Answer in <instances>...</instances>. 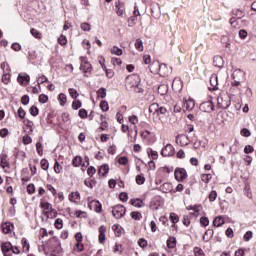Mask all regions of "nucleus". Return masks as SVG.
Wrapping results in <instances>:
<instances>
[{
	"mask_svg": "<svg viewBox=\"0 0 256 256\" xmlns=\"http://www.w3.org/2000/svg\"><path fill=\"white\" fill-rule=\"evenodd\" d=\"M150 71H151V73H159L160 77H168V75H171L173 68L168 67L167 64H165V63L160 64L157 61V62L151 63Z\"/></svg>",
	"mask_w": 256,
	"mask_h": 256,
	"instance_id": "nucleus-1",
	"label": "nucleus"
},
{
	"mask_svg": "<svg viewBox=\"0 0 256 256\" xmlns=\"http://www.w3.org/2000/svg\"><path fill=\"white\" fill-rule=\"evenodd\" d=\"M139 83H141V78L137 74H132L126 78V89L139 88Z\"/></svg>",
	"mask_w": 256,
	"mask_h": 256,
	"instance_id": "nucleus-2",
	"label": "nucleus"
},
{
	"mask_svg": "<svg viewBox=\"0 0 256 256\" xmlns=\"http://www.w3.org/2000/svg\"><path fill=\"white\" fill-rule=\"evenodd\" d=\"M125 213H127V208L124 205L118 204L112 207V215L115 219H121L125 217Z\"/></svg>",
	"mask_w": 256,
	"mask_h": 256,
	"instance_id": "nucleus-3",
	"label": "nucleus"
},
{
	"mask_svg": "<svg viewBox=\"0 0 256 256\" xmlns=\"http://www.w3.org/2000/svg\"><path fill=\"white\" fill-rule=\"evenodd\" d=\"M217 101L220 109H229L231 106V97L229 95L220 96Z\"/></svg>",
	"mask_w": 256,
	"mask_h": 256,
	"instance_id": "nucleus-4",
	"label": "nucleus"
},
{
	"mask_svg": "<svg viewBox=\"0 0 256 256\" xmlns=\"http://www.w3.org/2000/svg\"><path fill=\"white\" fill-rule=\"evenodd\" d=\"M174 177L179 183L185 181V179L188 177L187 170H185V168L177 167L174 171Z\"/></svg>",
	"mask_w": 256,
	"mask_h": 256,
	"instance_id": "nucleus-5",
	"label": "nucleus"
},
{
	"mask_svg": "<svg viewBox=\"0 0 256 256\" xmlns=\"http://www.w3.org/2000/svg\"><path fill=\"white\" fill-rule=\"evenodd\" d=\"M199 109L203 113H211V111H215V104L211 100L205 101L200 104Z\"/></svg>",
	"mask_w": 256,
	"mask_h": 256,
	"instance_id": "nucleus-6",
	"label": "nucleus"
},
{
	"mask_svg": "<svg viewBox=\"0 0 256 256\" xmlns=\"http://www.w3.org/2000/svg\"><path fill=\"white\" fill-rule=\"evenodd\" d=\"M91 198H88V207L89 209H94L96 213H101L103 211V204L99 200H90Z\"/></svg>",
	"mask_w": 256,
	"mask_h": 256,
	"instance_id": "nucleus-7",
	"label": "nucleus"
},
{
	"mask_svg": "<svg viewBox=\"0 0 256 256\" xmlns=\"http://www.w3.org/2000/svg\"><path fill=\"white\" fill-rule=\"evenodd\" d=\"M162 157H173L175 155V148L171 144H167L161 150Z\"/></svg>",
	"mask_w": 256,
	"mask_h": 256,
	"instance_id": "nucleus-8",
	"label": "nucleus"
},
{
	"mask_svg": "<svg viewBox=\"0 0 256 256\" xmlns=\"http://www.w3.org/2000/svg\"><path fill=\"white\" fill-rule=\"evenodd\" d=\"M17 82L19 83V85H29V83L31 82V76H29V74L27 73H20L18 74L17 77Z\"/></svg>",
	"mask_w": 256,
	"mask_h": 256,
	"instance_id": "nucleus-9",
	"label": "nucleus"
},
{
	"mask_svg": "<svg viewBox=\"0 0 256 256\" xmlns=\"http://www.w3.org/2000/svg\"><path fill=\"white\" fill-rule=\"evenodd\" d=\"M210 85L209 91H217L219 89V78L217 77V74H212L210 76Z\"/></svg>",
	"mask_w": 256,
	"mask_h": 256,
	"instance_id": "nucleus-10",
	"label": "nucleus"
},
{
	"mask_svg": "<svg viewBox=\"0 0 256 256\" xmlns=\"http://www.w3.org/2000/svg\"><path fill=\"white\" fill-rule=\"evenodd\" d=\"M0 248L4 256H9L8 253L13 249V244L11 242H2Z\"/></svg>",
	"mask_w": 256,
	"mask_h": 256,
	"instance_id": "nucleus-11",
	"label": "nucleus"
},
{
	"mask_svg": "<svg viewBox=\"0 0 256 256\" xmlns=\"http://www.w3.org/2000/svg\"><path fill=\"white\" fill-rule=\"evenodd\" d=\"M162 201H163V198H161V196H155L150 202V207H152V209H155V211H157V209L161 207Z\"/></svg>",
	"mask_w": 256,
	"mask_h": 256,
	"instance_id": "nucleus-12",
	"label": "nucleus"
},
{
	"mask_svg": "<svg viewBox=\"0 0 256 256\" xmlns=\"http://www.w3.org/2000/svg\"><path fill=\"white\" fill-rule=\"evenodd\" d=\"M15 226L13 225V223L11 222H5V223H2L1 224V229H2V232L5 234V235H9V233H11V231H13V228Z\"/></svg>",
	"mask_w": 256,
	"mask_h": 256,
	"instance_id": "nucleus-13",
	"label": "nucleus"
},
{
	"mask_svg": "<svg viewBox=\"0 0 256 256\" xmlns=\"http://www.w3.org/2000/svg\"><path fill=\"white\" fill-rule=\"evenodd\" d=\"M186 141H189V137L179 134L176 136V143L179 144L181 147H185V145H189Z\"/></svg>",
	"mask_w": 256,
	"mask_h": 256,
	"instance_id": "nucleus-14",
	"label": "nucleus"
},
{
	"mask_svg": "<svg viewBox=\"0 0 256 256\" xmlns=\"http://www.w3.org/2000/svg\"><path fill=\"white\" fill-rule=\"evenodd\" d=\"M68 199L71 201V203H78L81 201V194L79 191L71 192L68 196Z\"/></svg>",
	"mask_w": 256,
	"mask_h": 256,
	"instance_id": "nucleus-15",
	"label": "nucleus"
},
{
	"mask_svg": "<svg viewBox=\"0 0 256 256\" xmlns=\"http://www.w3.org/2000/svg\"><path fill=\"white\" fill-rule=\"evenodd\" d=\"M98 175L107 177L109 175V164H103L98 168Z\"/></svg>",
	"mask_w": 256,
	"mask_h": 256,
	"instance_id": "nucleus-16",
	"label": "nucleus"
},
{
	"mask_svg": "<svg viewBox=\"0 0 256 256\" xmlns=\"http://www.w3.org/2000/svg\"><path fill=\"white\" fill-rule=\"evenodd\" d=\"M92 69H93V66L89 61H85L80 65V71H83V73H91Z\"/></svg>",
	"mask_w": 256,
	"mask_h": 256,
	"instance_id": "nucleus-17",
	"label": "nucleus"
},
{
	"mask_svg": "<svg viewBox=\"0 0 256 256\" xmlns=\"http://www.w3.org/2000/svg\"><path fill=\"white\" fill-rule=\"evenodd\" d=\"M166 245L168 249H175L177 247V238H175V236H170L167 239Z\"/></svg>",
	"mask_w": 256,
	"mask_h": 256,
	"instance_id": "nucleus-18",
	"label": "nucleus"
},
{
	"mask_svg": "<svg viewBox=\"0 0 256 256\" xmlns=\"http://www.w3.org/2000/svg\"><path fill=\"white\" fill-rule=\"evenodd\" d=\"M213 65L214 67H218L221 69L223 65H225V61L223 60V57L221 56H214L213 58Z\"/></svg>",
	"mask_w": 256,
	"mask_h": 256,
	"instance_id": "nucleus-19",
	"label": "nucleus"
},
{
	"mask_svg": "<svg viewBox=\"0 0 256 256\" xmlns=\"http://www.w3.org/2000/svg\"><path fill=\"white\" fill-rule=\"evenodd\" d=\"M225 225V219L223 216H217L213 220V227H223Z\"/></svg>",
	"mask_w": 256,
	"mask_h": 256,
	"instance_id": "nucleus-20",
	"label": "nucleus"
},
{
	"mask_svg": "<svg viewBox=\"0 0 256 256\" xmlns=\"http://www.w3.org/2000/svg\"><path fill=\"white\" fill-rule=\"evenodd\" d=\"M84 185L86 187H89V189H93V187H95V185H97V180L95 178H86L84 180Z\"/></svg>",
	"mask_w": 256,
	"mask_h": 256,
	"instance_id": "nucleus-21",
	"label": "nucleus"
},
{
	"mask_svg": "<svg viewBox=\"0 0 256 256\" xmlns=\"http://www.w3.org/2000/svg\"><path fill=\"white\" fill-rule=\"evenodd\" d=\"M146 153L149 157V159H153V161H155L156 159L159 158V153L155 150H153L152 148H147Z\"/></svg>",
	"mask_w": 256,
	"mask_h": 256,
	"instance_id": "nucleus-22",
	"label": "nucleus"
},
{
	"mask_svg": "<svg viewBox=\"0 0 256 256\" xmlns=\"http://www.w3.org/2000/svg\"><path fill=\"white\" fill-rule=\"evenodd\" d=\"M239 23H243V21L237 19L236 17L230 18V25L232 29H241V26L239 25Z\"/></svg>",
	"mask_w": 256,
	"mask_h": 256,
	"instance_id": "nucleus-23",
	"label": "nucleus"
},
{
	"mask_svg": "<svg viewBox=\"0 0 256 256\" xmlns=\"http://www.w3.org/2000/svg\"><path fill=\"white\" fill-rule=\"evenodd\" d=\"M214 233L215 232L213 231V229L206 230L203 235V241H205L206 243H208V241H211V239H213Z\"/></svg>",
	"mask_w": 256,
	"mask_h": 256,
	"instance_id": "nucleus-24",
	"label": "nucleus"
},
{
	"mask_svg": "<svg viewBox=\"0 0 256 256\" xmlns=\"http://www.w3.org/2000/svg\"><path fill=\"white\" fill-rule=\"evenodd\" d=\"M0 165L2 169H5V167H10L9 161H7V154L2 153L0 155Z\"/></svg>",
	"mask_w": 256,
	"mask_h": 256,
	"instance_id": "nucleus-25",
	"label": "nucleus"
},
{
	"mask_svg": "<svg viewBox=\"0 0 256 256\" xmlns=\"http://www.w3.org/2000/svg\"><path fill=\"white\" fill-rule=\"evenodd\" d=\"M160 191L162 193H167L168 191H169V193H171V191H173V186L171 185V183L166 182L160 186Z\"/></svg>",
	"mask_w": 256,
	"mask_h": 256,
	"instance_id": "nucleus-26",
	"label": "nucleus"
},
{
	"mask_svg": "<svg viewBox=\"0 0 256 256\" xmlns=\"http://www.w3.org/2000/svg\"><path fill=\"white\" fill-rule=\"evenodd\" d=\"M184 107L186 111H192L195 107V100L189 99L184 102Z\"/></svg>",
	"mask_w": 256,
	"mask_h": 256,
	"instance_id": "nucleus-27",
	"label": "nucleus"
},
{
	"mask_svg": "<svg viewBox=\"0 0 256 256\" xmlns=\"http://www.w3.org/2000/svg\"><path fill=\"white\" fill-rule=\"evenodd\" d=\"M158 93L159 95H161L162 97L164 95H167V93H169V86L162 84L158 87Z\"/></svg>",
	"mask_w": 256,
	"mask_h": 256,
	"instance_id": "nucleus-28",
	"label": "nucleus"
},
{
	"mask_svg": "<svg viewBox=\"0 0 256 256\" xmlns=\"http://www.w3.org/2000/svg\"><path fill=\"white\" fill-rule=\"evenodd\" d=\"M232 15H234V17H237L236 19H239L241 21V19L245 17V12L241 9H234L232 11Z\"/></svg>",
	"mask_w": 256,
	"mask_h": 256,
	"instance_id": "nucleus-29",
	"label": "nucleus"
},
{
	"mask_svg": "<svg viewBox=\"0 0 256 256\" xmlns=\"http://www.w3.org/2000/svg\"><path fill=\"white\" fill-rule=\"evenodd\" d=\"M82 163H83V158L81 156H75L72 159L73 167H81Z\"/></svg>",
	"mask_w": 256,
	"mask_h": 256,
	"instance_id": "nucleus-30",
	"label": "nucleus"
},
{
	"mask_svg": "<svg viewBox=\"0 0 256 256\" xmlns=\"http://www.w3.org/2000/svg\"><path fill=\"white\" fill-rule=\"evenodd\" d=\"M58 101L61 107H65V105L67 104V95L65 93H60L58 95Z\"/></svg>",
	"mask_w": 256,
	"mask_h": 256,
	"instance_id": "nucleus-31",
	"label": "nucleus"
},
{
	"mask_svg": "<svg viewBox=\"0 0 256 256\" xmlns=\"http://www.w3.org/2000/svg\"><path fill=\"white\" fill-rule=\"evenodd\" d=\"M22 243V249L25 253H29V249L31 248V245H29V241L27 240V238H22L21 240Z\"/></svg>",
	"mask_w": 256,
	"mask_h": 256,
	"instance_id": "nucleus-32",
	"label": "nucleus"
},
{
	"mask_svg": "<svg viewBox=\"0 0 256 256\" xmlns=\"http://www.w3.org/2000/svg\"><path fill=\"white\" fill-rule=\"evenodd\" d=\"M221 43L222 45H224V47H226V49H229V47H231V40H229L228 35H223L221 37Z\"/></svg>",
	"mask_w": 256,
	"mask_h": 256,
	"instance_id": "nucleus-33",
	"label": "nucleus"
},
{
	"mask_svg": "<svg viewBox=\"0 0 256 256\" xmlns=\"http://www.w3.org/2000/svg\"><path fill=\"white\" fill-rule=\"evenodd\" d=\"M122 229H123V227H121V225H119V224H114L112 226V230L114 231L116 237H121V235H122L121 230Z\"/></svg>",
	"mask_w": 256,
	"mask_h": 256,
	"instance_id": "nucleus-34",
	"label": "nucleus"
},
{
	"mask_svg": "<svg viewBox=\"0 0 256 256\" xmlns=\"http://www.w3.org/2000/svg\"><path fill=\"white\" fill-rule=\"evenodd\" d=\"M24 125L26 128H28V133L31 134L33 133L34 129H33V121L29 120V119H24L23 121Z\"/></svg>",
	"mask_w": 256,
	"mask_h": 256,
	"instance_id": "nucleus-35",
	"label": "nucleus"
},
{
	"mask_svg": "<svg viewBox=\"0 0 256 256\" xmlns=\"http://www.w3.org/2000/svg\"><path fill=\"white\" fill-rule=\"evenodd\" d=\"M130 217H132L134 221H141V219H143V215L139 211L131 212Z\"/></svg>",
	"mask_w": 256,
	"mask_h": 256,
	"instance_id": "nucleus-36",
	"label": "nucleus"
},
{
	"mask_svg": "<svg viewBox=\"0 0 256 256\" xmlns=\"http://www.w3.org/2000/svg\"><path fill=\"white\" fill-rule=\"evenodd\" d=\"M43 83H49V79L45 75H41L37 78V85L39 86V89H41V85H43Z\"/></svg>",
	"mask_w": 256,
	"mask_h": 256,
	"instance_id": "nucleus-37",
	"label": "nucleus"
},
{
	"mask_svg": "<svg viewBox=\"0 0 256 256\" xmlns=\"http://www.w3.org/2000/svg\"><path fill=\"white\" fill-rule=\"evenodd\" d=\"M110 51L112 55H117L118 57H121V55H123V49L117 46H113Z\"/></svg>",
	"mask_w": 256,
	"mask_h": 256,
	"instance_id": "nucleus-38",
	"label": "nucleus"
},
{
	"mask_svg": "<svg viewBox=\"0 0 256 256\" xmlns=\"http://www.w3.org/2000/svg\"><path fill=\"white\" fill-rule=\"evenodd\" d=\"M58 44L61 45V47H65V45H67V36L61 34L58 38H57Z\"/></svg>",
	"mask_w": 256,
	"mask_h": 256,
	"instance_id": "nucleus-39",
	"label": "nucleus"
},
{
	"mask_svg": "<svg viewBox=\"0 0 256 256\" xmlns=\"http://www.w3.org/2000/svg\"><path fill=\"white\" fill-rule=\"evenodd\" d=\"M74 249L78 253H83V251H85V245H83V242H76Z\"/></svg>",
	"mask_w": 256,
	"mask_h": 256,
	"instance_id": "nucleus-40",
	"label": "nucleus"
},
{
	"mask_svg": "<svg viewBox=\"0 0 256 256\" xmlns=\"http://www.w3.org/2000/svg\"><path fill=\"white\" fill-rule=\"evenodd\" d=\"M135 181L137 185H145V175L138 174L135 178Z\"/></svg>",
	"mask_w": 256,
	"mask_h": 256,
	"instance_id": "nucleus-41",
	"label": "nucleus"
},
{
	"mask_svg": "<svg viewBox=\"0 0 256 256\" xmlns=\"http://www.w3.org/2000/svg\"><path fill=\"white\" fill-rule=\"evenodd\" d=\"M169 220L171 221L172 224L177 225V223H179V216L174 212H171L169 216Z\"/></svg>",
	"mask_w": 256,
	"mask_h": 256,
	"instance_id": "nucleus-42",
	"label": "nucleus"
},
{
	"mask_svg": "<svg viewBox=\"0 0 256 256\" xmlns=\"http://www.w3.org/2000/svg\"><path fill=\"white\" fill-rule=\"evenodd\" d=\"M96 93L97 97H100L101 99H105V97H107V89H105L104 87L98 89Z\"/></svg>",
	"mask_w": 256,
	"mask_h": 256,
	"instance_id": "nucleus-43",
	"label": "nucleus"
},
{
	"mask_svg": "<svg viewBox=\"0 0 256 256\" xmlns=\"http://www.w3.org/2000/svg\"><path fill=\"white\" fill-rule=\"evenodd\" d=\"M29 113L32 117H37V115H39V108L33 105L29 108Z\"/></svg>",
	"mask_w": 256,
	"mask_h": 256,
	"instance_id": "nucleus-44",
	"label": "nucleus"
},
{
	"mask_svg": "<svg viewBox=\"0 0 256 256\" xmlns=\"http://www.w3.org/2000/svg\"><path fill=\"white\" fill-rule=\"evenodd\" d=\"M134 45L137 51H143V40L141 38H137Z\"/></svg>",
	"mask_w": 256,
	"mask_h": 256,
	"instance_id": "nucleus-45",
	"label": "nucleus"
},
{
	"mask_svg": "<svg viewBox=\"0 0 256 256\" xmlns=\"http://www.w3.org/2000/svg\"><path fill=\"white\" fill-rule=\"evenodd\" d=\"M22 142H23V145H31V143H33V138H31L29 134H26L23 136Z\"/></svg>",
	"mask_w": 256,
	"mask_h": 256,
	"instance_id": "nucleus-46",
	"label": "nucleus"
},
{
	"mask_svg": "<svg viewBox=\"0 0 256 256\" xmlns=\"http://www.w3.org/2000/svg\"><path fill=\"white\" fill-rule=\"evenodd\" d=\"M100 109H101V111H103V112L109 111V103L107 102V100H102V101L100 102Z\"/></svg>",
	"mask_w": 256,
	"mask_h": 256,
	"instance_id": "nucleus-47",
	"label": "nucleus"
},
{
	"mask_svg": "<svg viewBox=\"0 0 256 256\" xmlns=\"http://www.w3.org/2000/svg\"><path fill=\"white\" fill-rule=\"evenodd\" d=\"M78 117H80V119H87V117H89V114L85 108H82L78 111Z\"/></svg>",
	"mask_w": 256,
	"mask_h": 256,
	"instance_id": "nucleus-48",
	"label": "nucleus"
},
{
	"mask_svg": "<svg viewBox=\"0 0 256 256\" xmlns=\"http://www.w3.org/2000/svg\"><path fill=\"white\" fill-rule=\"evenodd\" d=\"M83 103L81 102V100H74L72 102V109H74V111H77L78 109H81Z\"/></svg>",
	"mask_w": 256,
	"mask_h": 256,
	"instance_id": "nucleus-49",
	"label": "nucleus"
},
{
	"mask_svg": "<svg viewBox=\"0 0 256 256\" xmlns=\"http://www.w3.org/2000/svg\"><path fill=\"white\" fill-rule=\"evenodd\" d=\"M68 91H69L70 97H72V99L77 100V97H79V92L77 91V89L69 88Z\"/></svg>",
	"mask_w": 256,
	"mask_h": 256,
	"instance_id": "nucleus-50",
	"label": "nucleus"
},
{
	"mask_svg": "<svg viewBox=\"0 0 256 256\" xmlns=\"http://www.w3.org/2000/svg\"><path fill=\"white\" fill-rule=\"evenodd\" d=\"M119 200L122 201V203H127V201H129V194H127V192H121L119 194Z\"/></svg>",
	"mask_w": 256,
	"mask_h": 256,
	"instance_id": "nucleus-51",
	"label": "nucleus"
},
{
	"mask_svg": "<svg viewBox=\"0 0 256 256\" xmlns=\"http://www.w3.org/2000/svg\"><path fill=\"white\" fill-rule=\"evenodd\" d=\"M26 191H27L28 195H33L36 191L35 184H33V183L28 184L26 187Z\"/></svg>",
	"mask_w": 256,
	"mask_h": 256,
	"instance_id": "nucleus-52",
	"label": "nucleus"
},
{
	"mask_svg": "<svg viewBox=\"0 0 256 256\" xmlns=\"http://www.w3.org/2000/svg\"><path fill=\"white\" fill-rule=\"evenodd\" d=\"M11 81V74L10 73H6L2 75V83H4V85H9V82Z\"/></svg>",
	"mask_w": 256,
	"mask_h": 256,
	"instance_id": "nucleus-53",
	"label": "nucleus"
},
{
	"mask_svg": "<svg viewBox=\"0 0 256 256\" xmlns=\"http://www.w3.org/2000/svg\"><path fill=\"white\" fill-rule=\"evenodd\" d=\"M213 179V176L211 174H201V181L203 183H209Z\"/></svg>",
	"mask_w": 256,
	"mask_h": 256,
	"instance_id": "nucleus-54",
	"label": "nucleus"
},
{
	"mask_svg": "<svg viewBox=\"0 0 256 256\" xmlns=\"http://www.w3.org/2000/svg\"><path fill=\"white\" fill-rule=\"evenodd\" d=\"M40 165L43 171H47L49 169V161L45 158L40 161Z\"/></svg>",
	"mask_w": 256,
	"mask_h": 256,
	"instance_id": "nucleus-55",
	"label": "nucleus"
},
{
	"mask_svg": "<svg viewBox=\"0 0 256 256\" xmlns=\"http://www.w3.org/2000/svg\"><path fill=\"white\" fill-rule=\"evenodd\" d=\"M40 207H41V209H43L44 211H49V210L52 208V205H51V203H49V202H43V201H41Z\"/></svg>",
	"mask_w": 256,
	"mask_h": 256,
	"instance_id": "nucleus-56",
	"label": "nucleus"
},
{
	"mask_svg": "<svg viewBox=\"0 0 256 256\" xmlns=\"http://www.w3.org/2000/svg\"><path fill=\"white\" fill-rule=\"evenodd\" d=\"M97 173V169L94 166H89L87 169V175L90 178H93V175H95Z\"/></svg>",
	"mask_w": 256,
	"mask_h": 256,
	"instance_id": "nucleus-57",
	"label": "nucleus"
},
{
	"mask_svg": "<svg viewBox=\"0 0 256 256\" xmlns=\"http://www.w3.org/2000/svg\"><path fill=\"white\" fill-rule=\"evenodd\" d=\"M39 103L45 104L49 101V96L47 94H40L38 97Z\"/></svg>",
	"mask_w": 256,
	"mask_h": 256,
	"instance_id": "nucleus-58",
	"label": "nucleus"
},
{
	"mask_svg": "<svg viewBox=\"0 0 256 256\" xmlns=\"http://www.w3.org/2000/svg\"><path fill=\"white\" fill-rule=\"evenodd\" d=\"M200 225H201V227H208V225H209V218L206 217V216H202L200 218Z\"/></svg>",
	"mask_w": 256,
	"mask_h": 256,
	"instance_id": "nucleus-59",
	"label": "nucleus"
},
{
	"mask_svg": "<svg viewBox=\"0 0 256 256\" xmlns=\"http://www.w3.org/2000/svg\"><path fill=\"white\" fill-rule=\"evenodd\" d=\"M36 151L40 157H43V144L41 142L36 143Z\"/></svg>",
	"mask_w": 256,
	"mask_h": 256,
	"instance_id": "nucleus-60",
	"label": "nucleus"
},
{
	"mask_svg": "<svg viewBox=\"0 0 256 256\" xmlns=\"http://www.w3.org/2000/svg\"><path fill=\"white\" fill-rule=\"evenodd\" d=\"M208 199L211 203H213V201L217 199V191L212 190L208 195Z\"/></svg>",
	"mask_w": 256,
	"mask_h": 256,
	"instance_id": "nucleus-61",
	"label": "nucleus"
},
{
	"mask_svg": "<svg viewBox=\"0 0 256 256\" xmlns=\"http://www.w3.org/2000/svg\"><path fill=\"white\" fill-rule=\"evenodd\" d=\"M54 227L58 230L61 229L63 227V219L61 218L56 219L54 222Z\"/></svg>",
	"mask_w": 256,
	"mask_h": 256,
	"instance_id": "nucleus-62",
	"label": "nucleus"
},
{
	"mask_svg": "<svg viewBox=\"0 0 256 256\" xmlns=\"http://www.w3.org/2000/svg\"><path fill=\"white\" fill-rule=\"evenodd\" d=\"M138 245H139V247H141V249H145V247H147V245H149V244H148L147 240H145V238H140L138 240Z\"/></svg>",
	"mask_w": 256,
	"mask_h": 256,
	"instance_id": "nucleus-63",
	"label": "nucleus"
},
{
	"mask_svg": "<svg viewBox=\"0 0 256 256\" xmlns=\"http://www.w3.org/2000/svg\"><path fill=\"white\" fill-rule=\"evenodd\" d=\"M17 113H18L19 119H25V115H27V112H25L23 107H19Z\"/></svg>",
	"mask_w": 256,
	"mask_h": 256,
	"instance_id": "nucleus-64",
	"label": "nucleus"
}]
</instances>
